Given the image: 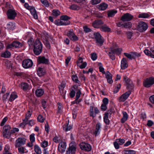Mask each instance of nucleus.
Listing matches in <instances>:
<instances>
[{
	"instance_id": "f257e3e1",
	"label": "nucleus",
	"mask_w": 154,
	"mask_h": 154,
	"mask_svg": "<svg viewBox=\"0 0 154 154\" xmlns=\"http://www.w3.org/2000/svg\"><path fill=\"white\" fill-rule=\"evenodd\" d=\"M33 49L34 53L36 55L39 54L42 52V44L38 39H37L34 44Z\"/></svg>"
},
{
	"instance_id": "f03ea898",
	"label": "nucleus",
	"mask_w": 154,
	"mask_h": 154,
	"mask_svg": "<svg viewBox=\"0 0 154 154\" xmlns=\"http://www.w3.org/2000/svg\"><path fill=\"white\" fill-rule=\"evenodd\" d=\"M76 143L74 142H71L69 145V147L66 152V154H75L76 150Z\"/></svg>"
},
{
	"instance_id": "7ed1b4c3",
	"label": "nucleus",
	"mask_w": 154,
	"mask_h": 154,
	"mask_svg": "<svg viewBox=\"0 0 154 154\" xmlns=\"http://www.w3.org/2000/svg\"><path fill=\"white\" fill-rule=\"evenodd\" d=\"M154 84V77H151L146 79L143 82V85L146 88L150 87Z\"/></svg>"
},
{
	"instance_id": "20e7f679",
	"label": "nucleus",
	"mask_w": 154,
	"mask_h": 154,
	"mask_svg": "<svg viewBox=\"0 0 154 154\" xmlns=\"http://www.w3.org/2000/svg\"><path fill=\"white\" fill-rule=\"evenodd\" d=\"M148 26L146 23L144 22H140L137 26V29L140 32H143L146 31L148 29Z\"/></svg>"
},
{
	"instance_id": "39448f33",
	"label": "nucleus",
	"mask_w": 154,
	"mask_h": 154,
	"mask_svg": "<svg viewBox=\"0 0 154 154\" xmlns=\"http://www.w3.org/2000/svg\"><path fill=\"white\" fill-rule=\"evenodd\" d=\"M26 139L24 137H19L15 141V145L16 147L24 145L26 142Z\"/></svg>"
},
{
	"instance_id": "423d86ee",
	"label": "nucleus",
	"mask_w": 154,
	"mask_h": 154,
	"mask_svg": "<svg viewBox=\"0 0 154 154\" xmlns=\"http://www.w3.org/2000/svg\"><path fill=\"white\" fill-rule=\"evenodd\" d=\"M33 64L32 61L29 59L23 60L22 64L23 66L26 69L31 67L32 66Z\"/></svg>"
},
{
	"instance_id": "0eeeda50",
	"label": "nucleus",
	"mask_w": 154,
	"mask_h": 154,
	"mask_svg": "<svg viewBox=\"0 0 154 154\" xmlns=\"http://www.w3.org/2000/svg\"><path fill=\"white\" fill-rule=\"evenodd\" d=\"M131 94L130 91L126 92L118 98V100L120 102H123L126 100Z\"/></svg>"
},
{
	"instance_id": "6e6552de",
	"label": "nucleus",
	"mask_w": 154,
	"mask_h": 154,
	"mask_svg": "<svg viewBox=\"0 0 154 154\" xmlns=\"http://www.w3.org/2000/svg\"><path fill=\"white\" fill-rule=\"evenodd\" d=\"M111 49L112 52L118 55H120L122 51V49L119 48L116 44H113Z\"/></svg>"
},
{
	"instance_id": "1a4fd4ad",
	"label": "nucleus",
	"mask_w": 154,
	"mask_h": 154,
	"mask_svg": "<svg viewBox=\"0 0 154 154\" xmlns=\"http://www.w3.org/2000/svg\"><path fill=\"white\" fill-rule=\"evenodd\" d=\"M3 136L5 138L9 137L10 134V126L6 125L3 128Z\"/></svg>"
},
{
	"instance_id": "9d476101",
	"label": "nucleus",
	"mask_w": 154,
	"mask_h": 154,
	"mask_svg": "<svg viewBox=\"0 0 154 154\" xmlns=\"http://www.w3.org/2000/svg\"><path fill=\"white\" fill-rule=\"evenodd\" d=\"M66 147V143L64 142H61L59 144L58 150L61 153L65 152Z\"/></svg>"
},
{
	"instance_id": "9b49d317",
	"label": "nucleus",
	"mask_w": 154,
	"mask_h": 154,
	"mask_svg": "<svg viewBox=\"0 0 154 154\" xmlns=\"http://www.w3.org/2000/svg\"><path fill=\"white\" fill-rule=\"evenodd\" d=\"M80 146L82 149L86 151H89L91 149V146L89 144L84 142L81 143Z\"/></svg>"
},
{
	"instance_id": "f8f14e48",
	"label": "nucleus",
	"mask_w": 154,
	"mask_h": 154,
	"mask_svg": "<svg viewBox=\"0 0 154 154\" xmlns=\"http://www.w3.org/2000/svg\"><path fill=\"white\" fill-rule=\"evenodd\" d=\"M124 81L126 83L127 87L129 89H132L134 86V85L132 81L128 78L125 75L123 76Z\"/></svg>"
},
{
	"instance_id": "ddd939ff",
	"label": "nucleus",
	"mask_w": 154,
	"mask_h": 154,
	"mask_svg": "<svg viewBox=\"0 0 154 154\" xmlns=\"http://www.w3.org/2000/svg\"><path fill=\"white\" fill-rule=\"evenodd\" d=\"M134 17L129 13H127L124 14L121 17V20L123 21H128L131 20Z\"/></svg>"
},
{
	"instance_id": "4468645a",
	"label": "nucleus",
	"mask_w": 154,
	"mask_h": 154,
	"mask_svg": "<svg viewBox=\"0 0 154 154\" xmlns=\"http://www.w3.org/2000/svg\"><path fill=\"white\" fill-rule=\"evenodd\" d=\"M99 111L97 108H94L93 106H91L90 109V116L94 118L96 116V114L98 113Z\"/></svg>"
},
{
	"instance_id": "2eb2a0df",
	"label": "nucleus",
	"mask_w": 154,
	"mask_h": 154,
	"mask_svg": "<svg viewBox=\"0 0 154 154\" xmlns=\"http://www.w3.org/2000/svg\"><path fill=\"white\" fill-rule=\"evenodd\" d=\"M103 24V22L101 20H96L93 23L92 26L95 28H101V27Z\"/></svg>"
},
{
	"instance_id": "dca6fc26",
	"label": "nucleus",
	"mask_w": 154,
	"mask_h": 154,
	"mask_svg": "<svg viewBox=\"0 0 154 154\" xmlns=\"http://www.w3.org/2000/svg\"><path fill=\"white\" fill-rule=\"evenodd\" d=\"M128 66L127 61L126 58H123L121 62V69L124 70L127 68Z\"/></svg>"
},
{
	"instance_id": "f3484780",
	"label": "nucleus",
	"mask_w": 154,
	"mask_h": 154,
	"mask_svg": "<svg viewBox=\"0 0 154 154\" xmlns=\"http://www.w3.org/2000/svg\"><path fill=\"white\" fill-rule=\"evenodd\" d=\"M17 14V12L10 5V20H14Z\"/></svg>"
},
{
	"instance_id": "a211bd4d",
	"label": "nucleus",
	"mask_w": 154,
	"mask_h": 154,
	"mask_svg": "<svg viewBox=\"0 0 154 154\" xmlns=\"http://www.w3.org/2000/svg\"><path fill=\"white\" fill-rule=\"evenodd\" d=\"M94 35L97 42L100 45H102L103 42V40L101 38V37L100 34L98 32H97L94 33Z\"/></svg>"
},
{
	"instance_id": "6ab92c4d",
	"label": "nucleus",
	"mask_w": 154,
	"mask_h": 154,
	"mask_svg": "<svg viewBox=\"0 0 154 154\" xmlns=\"http://www.w3.org/2000/svg\"><path fill=\"white\" fill-rule=\"evenodd\" d=\"M38 61L39 63L45 64H48L49 62V60L48 59L45 58L44 57L41 56L38 57Z\"/></svg>"
},
{
	"instance_id": "aec40b11",
	"label": "nucleus",
	"mask_w": 154,
	"mask_h": 154,
	"mask_svg": "<svg viewBox=\"0 0 154 154\" xmlns=\"http://www.w3.org/2000/svg\"><path fill=\"white\" fill-rule=\"evenodd\" d=\"M54 23L57 26H66L68 25V23L64 22L61 18L60 19L57 20L55 21Z\"/></svg>"
},
{
	"instance_id": "412c9836",
	"label": "nucleus",
	"mask_w": 154,
	"mask_h": 154,
	"mask_svg": "<svg viewBox=\"0 0 154 154\" xmlns=\"http://www.w3.org/2000/svg\"><path fill=\"white\" fill-rule=\"evenodd\" d=\"M101 128V124L100 122L97 123L96 125V127L94 133L95 136L98 135L100 133Z\"/></svg>"
},
{
	"instance_id": "4be33fe9",
	"label": "nucleus",
	"mask_w": 154,
	"mask_h": 154,
	"mask_svg": "<svg viewBox=\"0 0 154 154\" xmlns=\"http://www.w3.org/2000/svg\"><path fill=\"white\" fill-rule=\"evenodd\" d=\"M105 74L106 78L107 79V82L110 84H112L113 81L112 80L111 74L109 72H107Z\"/></svg>"
},
{
	"instance_id": "5701e85b",
	"label": "nucleus",
	"mask_w": 154,
	"mask_h": 154,
	"mask_svg": "<svg viewBox=\"0 0 154 154\" xmlns=\"http://www.w3.org/2000/svg\"><path fill=\"white\" fill-rule=\"evenodd\" d=\"M117 11L115 9L109 10L107 12V15L109 17H112L117 13Z\"/></svg>"
},
{
	"instance_id": "b1692460",
	"label": "nucleus",
	"mask_w": 154,
	"mask_h": 154,
	"mask_svg": "<svg viewBox=\"0 0 154 154\" xmlns=\"http://www.w3.org/2000/svg\"><path fill=\"white\" fill-rule=\"evenodd\" d=\"M20 85L21 88L24 91H26L31 88L30 86L28 84L25 82L21 83Z\"/></svg>"
},
{
	"instance_id": "393cba45",
	"label": "nucleus",
	"mask_w": 154,
	"mask_h": 154,
	"mask_svg": "<svg viewBox=\"0 0 154 154\" xmlns=\"http://www.w3.org/2000/svg\"><path fill=\"white\" fill-rule=\"evenodd\" d=\"M123 115V117L121 119V122L122 123H124L125 121H126L128 117V116L126 112L123 111L122 112Z\"/></svg>"
},
{
	"instance_id": "a878e982",
	"label": "nucleus",
	"mask_w": 154,
	"mask_h": 154,
	"mask_svg": "<svg viewBox=\"0 0 154 154\" xmlns=\"http://www.w3.org/2000/svg\"><path fill=\"white\" fill-rule=\"evenodd\" d=\"M108 5L105 3H102L98 5L99 9L101 11L105 10L108 7Z\"/></svg>"
},
{
	"instance_id": "bb28decb",
	"label": "nucleus",
	"mask_w": 154,
	"mask_h": 154,
	"mask_svg": "<svg viewBox=\"0 0 154 154\" xmlns=\"http://www.w3.org/2000/svg\"><path fill=\"white\" fill-rule=\"evenodd\" d=\"M44 93V91L41 88L37 89L35 92L36 95L38 97L42 96Z\"/></svg>"
},
{
	"instance_id": "cd10ccee",
	"label": "nucleus",
	"mask_w": 154,
	"mask_h": 154,
	"mask_svg": "<svg viewBox=\"0 0 154 154\" xmlns=\"http://www.w3.org/2000/svg\"><path fill=\"white\" fill-rule=\"evenodd\" d=\"M37 73L39 76H42L45 74V70L42 68L38 67V69Z\"/></svg>"
},
{
	"instance_id": "c85d7f7f",
	"label": "nucleus",
	"mask_w": 154,
	"mask_h": 154,
	"mask_svg": "<svg viewBox=\"0 0 154 154\" xmlns=\"http://www.w3.org/2000/svg\"><path fill=\"white\" fill-rule=\"evenodd\" d=\"M109 113L108 112H106L103 117V120L104 122L106 124L108 125L109 123V121L108 119Z\"/></svg>"
},
{
	"instance_id": "c756f323",
	"label": "nucleus",
	"mask_w": 154,
	"mask_h": 154,
	"mask_svg": "<svg viewBox=\"0 0 154 154\" xmlns=\"http://www.w3.org/2000/svg\"><path fill=\"white\" fill-rule=\"evenodd\" d=\"M11 46L15 48L21 47L22 44L19 42H14L11 44Z\"/></svg>"
},
{
	"instance_id": "7c9ffc66",
	"label": "nucleus",
	"mask_w": 154,
	"mask_h": 154,
	"mask_svg": "<svg viewBox=\"0 0 154 154\" xmlns=\"http://www.w3.org/2000/svg\"><path fill=\"white\" fill-rule=\"evenodd\" d=\"M63 129L65 131H70L72 128V126L71 125H68V124H64L63 126Z\"/></svg>"
},
{
	"instance_id": "2f4dec72",
	"label": "nucleus",
	"mask_w": 154,
	"mask_h": 154,
	"mask_svg": "<svg viewBox=\"0 0 154 154\" xmlns=\"http://www.w3.org/2000/svg\"><path fill=\"white\" fill-rule=\"evenodd\" d=\"M34 149L36 154H42L41 149L38 145H35L34 146Z\"/></svg>"
},
{
	"instance_id": "473e14b6",
	"label": "nucleus",
	"mask_w": 154,
	"mask_h": 154,
	"mask_svg": "<svg viewBox=\"0 0 154 154\" xmlns=\"http://www.w3.org/2000/svg\"><path fill=\"white\" fill-rule=\"evenodd\" d=\"M42 38L44 40H48L49 37L47 33L45 31H43L41 34Z\"/></svg>"
},
{
	"instance_id": "72a5a7b5",
	"label": "nucleus",
	"mask_w": 154,
	"mask_h": 154,
	"mask_svg": "<svg viewBox=\"0 0 154 154\" xmlns=\"http://www.w3.org/2000/svg\"><path fill=\"white\" fill-rule=\"evenodd\" d=\"M60 18H61V19L64 21V22H67L68 23V25L70 24V22L68 20L70 19V18L68 16L63 15L60 17Z\"/></svg>"
},
{
	"instance_id": "f704fd0d",
	"label": "nucleus",
	"mask_w": 154,
	"mask_h": 154,
	"mask_svg": "<svg viewBox=\"0 0 154 154\" xmlns=\"http://www.w3.org/2000/svg\"><path fill=\"white\" fill-rule=\"evenodd\" d=\"M101 30L104 32H109L110 31V29L106 25L102 26L101 27Z\"/></svg>"
},
{
	"instance_id": "c9c22d12",
	"label": "nucleus",
	"mask_w": 154,
	"mask_h": 154,
	"mask_svg": "<svg viewBox=\"0 0 154 154\" xmlns=\"http://www.w3.org/2000/svg\"><path fill=\"white\" fill-rule=\"evenodd\" d=\"M144 52L146 55L149 56L151 57L154 58V55L152 53L151 51H149L148 49H145L144 51Z\"/></svg>"
},
{
	"instance_id": "e433bc0d",
	"label": "nucleus",
	"mask_w": 154,
	"mask_h": 154,
	"mask_svg": "<svg viewBox=\"0 0 154 154\" xmlns=\"http://www.w3.org/2000/svg\"><path fill=\"white\" fill-rule=\"evenodd\" d=\"M69 8L72 10H77L79 9L80 7L79 5L76 4H73L70 6Z\"/></svg>"
},
{
	"instance_id": "4c0bfd02",
	"label": "nucleus",
	"mask_w": 154,
	"mask_h": 154,
	"mask_svg": "<svg viewBox=\"0 0 154 154\" xmlns=\"http://www.w3.org/2000/svg\"><path fill=\"white\" fill-rule=\"evenodd\" d=\"M150 16L147 13H143L139 14L138 17L139 18H146Z\"/></svg>"
},
{
	"instance_id": "58836bf2",
	"label": "nucleus",
	"mask_w": 154,
	"mask_h": 154,
	"mask_svg": "<svg viewBox=\"0 0 154 154\" xmlns=\"http://www.w3.org/2000/svg\"><path fill=\"white\" fill-rule=\"evenodd\" d=\"M81 94V93L80 90H78V91L76 93L75 96L76 99L75 101H76L75 103L76 104L79 103L80 102V101H77V100L80 97Z\"/></svg>"
},
{
	"instance_id": "ea45409f",
	"label": "nucleus",
	"mask_w": 154,
	"mask_h": 154,
	"mask_svg": "<svg viewBox=\"0 0 154 154\" xmlns=\"http://www.w3.org/2000/svg\"><path fill=\"white\" fill-rule=\"evenodd\" d=\"M53 141L57 143H60L62 139L61 138L58 136H56L54 137L53 139Z\"/></svg>"
},
{
	"instance_id": "a19ab883",
	"label": "nucleus",
	"mask_w": 154,
	"mask_h": 154,
	"mask_svg": "<svg viewBox=\"0 0 154 154\" xmlns=\"http://www.w3.org/2000/svg\"><path fill=\"white\" fill-rule=\"evenodd\" d=\"M17 97V96L15 92H12L10 95V101L14 100Z\"/></svg>"
},
{
	"instance_id": "79ce46f5",
	"label": "nucleus",
	"mask_w": 154,
	"mask_h": 154,
	"mask_svg": "<svg viewBox=\"0 0 154 154\" xmlns=\"http://www.w3.org/2000/svg\"><path fill=\"white\" fill-rule=\"evenodd\" d=\"M74 34L73 30L72 29H70L66 33V35L69 38L72 37V36Z\"/></svg>"
},
{
	"instance_id": "37998d69",
	"label": "nucleus",
	"mask_w": 154,
	"mask_h": 154,
	"mask_svg": "<svg viewBox=\"0 0 154 154\" xmlns=\"http://www.w3.org/2000/svg\"><path fill=\"white\" fill-rule=\"evenodd\" d=\"M115 54H116L114 52H112V50L111 51L109 52L108 53V55L110 58L112 60H114L115 59Z\"/></svg>"
},
{
	"instance_id": "c03bdc74",
	"label": "nucleus",
	"mask_w": 154,
	"mask_h": 154,
	"mask_svg": "<svg viewBox=\"0 0 154 154\" xmlns=\"http://www.w3.org/2000/svg\"><path fill=\"white\" fill-rule=\"evenodd\" d=\"M48 141L46 140H44L41 143V146L43 148H45L48 146Z\"/></svg>"
},
{
	"instance_id": "a18cd8bd",
	"label": "nucleus",
	"mask_w": 154,
	"mask_h": 154,
	"mask_svg": "<svg viewBox=\"0 0 154 154\" xmlns=\"http://www.w3.org/2000/svg\"><path fill=\"white\" fill-rule=\"evenodd\" d=\"M53 15L55 17L58 16L60 14V12L57 9H54L52 11Z\"/></svg>"
},
{
	"instance_id": "49530a36",
	"label": "nucleus",
	"mask_w": 154,
	"mask_h": 154,
	"mask_svg": "<svg viewBox=\"0 0 154 154\" xmlns=\"http://www.w3.org/2000/svg\"><path fill=\"white\" fill-rule=\"evenodd\" d=\"M72 80L76 83H79V81L78 79V77L76 75H73L72 77Z\"/></svg>"
},
{
	"instance_id": "de8ad7c7",
	"label": "nucleus",
	"mask_w": 154,
	"mask_h": 154,
	"mask_svg": "<svg viewBox=\"0 0 154 154\" xmlns=\"http://www.w3.org/2000/svg\"><path fill=\"white\" fill-rule=\"evenodd\" d=\"M10 147L9 145H6L5 146L4 148V154H10V152L9 150Z\"/></svg>"
},
{
	"instance_id": "09e8293b",
	"label": "nucleus",
	"mask_w": 154,
	"mask_h": 154,
	"mask_svg": "<svg viewBox=\"0 0 154 154\" xmlns=\"http://www.w3.org/2000/svg\"><path fill=\"white\" fill-rule=\"evenodd\" d=\"M99 71L100 72H101L103 74H105L106 73L105 72L104 70V68L102 66V64L101 63H99Z\"/></svg>"
},
{
	"instance_id": "8fccbe9b",
	"label": "nucleus",
	"mask_w": 154,
	"mask_h": 154,
	"mask_svg": "<svg viewBox=\"0 0 154 154\" xmlns=\"http://www.w3.org/2000/svg\"><path fill=\"white\" fill-rule=\"evenodd\" d=\"M6 8L8 10L7 12V15L8 19H10V9L9 8H10V5L8 3H6Z\"/></svg>"
},
{
	"instance_id": "3c124183",
	"label": "nucleus",
	"mask_w": 154,
	"mask_h": 154,
	"mask_svg": "<svg viewBox=\"0 0 154 154\" xmlns=\"http://www.w3.org/2000/svg\"><path fill=\"white\" fill-rule=\"evenodd\" d=\"M35 134L34 133H32L29 136V140L31 142L34 143L35 140Z\"/></svg>"
},
{
	"instance_id": "603ef678",
	"label": "nucleus",
	"mask_w": 154,
	"mask_h": 154,
	"mask_svg": "<svg viewBox=\"0 0 154 154\" xmlns=\"http://www.w3.org/2000/svg\"><path fill=\"white\" fill-rule=\"evenodd\" d=\"M40 1L45 7H48L49 6V3L47 0H40Z\"/></svg>"
},
{
	"instance_id": "864d4df0",
	"label": "nucleus",
	"mask_w": 154,
	"mask_h": 154,
	"mask_svg": "<svg viewBox=\"0 0 154 154\" xmlns=\"http://www.w3.org/2000/svg\"><path fill=\"white\" fill-rule=\"evenodd\" d=\"M10 56L9 52L8 51H6L5 52L2 54L1 56L2 57L7 58Z\"/></svg>"
},
{
	"instance_id": "5fc2aeb1",
	"label": "nucleus",
	"mask_w": 154,
	"mask_h": 154,
	"mask_svg": "<svg viewBox=\"0 0 154 154\" xmlns=\"http://www.w3.org/2000/svg\"><path fill=\"white\" fill-rule=\"evenodd\" d=\"M132 52V56L133 59L139 57L140 56V54L134 52Z\"/></svg>"
},
{
	"instance_id": "6e6d98bb",
	"label": "nucleus",
	"mask_w": 154,
	"mask_h": 154,
	"mask_svg": "<svg viewBox=\"0 0 154 154\" xmlns=\"http://www.w3.org/2000/svg\"><path fill=\"white\" fill-rule=\"evenodd\" d=\"M58 105V110L57 113H61L62 112V106L60 103H58L57 104Z\"/></svg>"
},
{
	"instance_id": "4d7b16f0",
	"label": "nucleus",
	"mask_w": 154,
	"mask_h": 154,
	"mask_svg": "<svg viewBox=\"0 0 154 154\" xmlns=\"http://www.w3.org/2000/svg\"><path fill=\"white\" fill-rule=\"evenodd\" d=\"M124 55L128 58L132 60L133 59L132 52L131 53V54L125 53H124Z\"/></svg>"
},
{
	"instance_id": "13d9d810",
	"label": "nucleus",
	"mask_w": 154,
	"mask_h": 154,
	"mask_svg": "<svg viewBox=\"0 0 154 154\" xmlns=\"http://www.w3.org/2000/svg\"><path fill=\"white\" fill-rule=\"evenodd\" d=\"M87 63L86 62H84L81 64H79V67L80 69H82L85 68L86 66Z\"/></svg>"
},
{
	"instance_id": "bf43d9fd",
	"label": "nucleus",
	"mask_w": 154,
	"mask_h": 154,
	"mask_svg": "<svg viewBox=\"0 0 154 154\" xmlns=\"http://www.w3.org/2000/svg\"><path fill=\"white\" fill-rule=\"evenodd\" d=\"M69 38L71 40H72L73 41L75 42L77 41L78 40V37L75 35L74 34L72 37L70 38Z\"/></svg>"
},
{
	"instance_id": "052dcab7",
	"label": "nucleus",
	"mask_w": 154,
	"mask_h": 154,
	"mask_svg": "<svg viewBox=\"0 0 154 154\" xmlns=\"http://www.w3.org/2000/svg\"><path fill=\"white\" fill-rule=\"evenodd\" d=\"M116 140L118 142L120 145H122L125 142V140L123 139L119 138L117 139Z\"/></svg>"
},
{
	"instance_id": "680f3d73",
	"label": "nucleus",
	"mask_w": 154,
	"mask_h": 154,
	"mask_svg": "<svg viewBox=\"0 0 154 154\" xmlns=\"http://www.w3.org/2000/svg\"><path fill=\"white\" fill-rule=\"evenodd\" d=\"M18 147V151L21 154H23L24 153L25 150L24 148L23 147L21 146L20 147Z\"/></svg>"
},
{
	"instance_id": "e2e57ef3",
	"label": "nucleus",
	"mask_w": 154,
	"mask_h": 154,
	"mask_svg": "<svg viewBox=\"0 0 154 154\" xmlns=\"http://www.w3.org/2000/svg\"><path fill=\"white\" fill-rule=\"evenodd\" d=\"M45 119L41 115L38 116V121L40 122H43L44 121Z\"/></svg>"
},
{
	"instance_id": "0e129e2a",
	"label": "nucleus",
	"mask_w": 154,
	"mask_h": 154,
	"mask_svg": "<svg viewBox=\"0 0 154 154\" xmlns=\"http://www.w3.org/2000/svg\"><path fill=\"white\" fill-rule=\"evenodd\" d=\"M132 26V24L131 22H128L125 23L124 24V26L125 28H131Z\"/></svg>"
},
{
	"instance_id": "69168bd1",
	"label": "nucleus",
	"mask_w": 154,
	"mask_h": 154,
	"mask_svg": "<svg viewBox=\"0 0 154 154\" xmlns=\"http://www.w3.org/2000/svg\"><path fill=\"white\" fill-rule=\"evenodd\" d=\"M23 122L20 123V126L22 128H24L26 125L27 124V122L28 121H25V119H24L23 120Z\"/></svg>"
},
{
	"instance_id": "338daca9",
	"label": "nucleus",
	"mask_w": 154,
	"mask_h": 154,
	"mask_svg": "<svg viewBox=\"0 0 154 154\" xmlns=\"http://www.w3.org/2000/svg\"><path fill=\"white\" fill-rule=\"evenodd\" d=\"M34 41V39L32 38H31L28 40L27 42L29 46L32 45Z\"/></svg>"
},
{
	"instance_id": "774afa93",
	"label": "nucleus",
	"mask_w": 154,
	"mask_h": 154,
	"mask_svg": "<svg viewBox=\"0 0 154 154\" xmlns=\"http://www.w3.org/2000/svg\"><path fill=\"white\" fill-rule=\"evenodd\" d=\"M97 56L96 53H93L91 54V59L93 60H95L97 59Z\"/></svg>"
}]
</instances>
